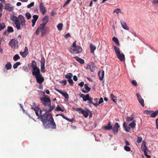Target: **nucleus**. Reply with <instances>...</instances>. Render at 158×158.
<instances>
[{
	"instance_id": "774afa93",
	"label": "nucleus",
	"mask_w": 158,
	"mask_h": 158,
	"mask_svg": "<svg viewBox=\"0 0 158 158\" xmlns=\"http://www.w3.org/2000/svg\"><path fill=\"white\" fill-rule=\"evenodd\" d=\"M152 3L153 4H157L158 5V0H153Z\"/></svg>"
},
{
	"instance_id": "5fc2aeb1",
	"label": "nucleus",
	"mask_w": 158,
	"mask_h": 158,
	"mask_svg": "<svg viewBox=\"0 0 158 158\" xmlns=\"http://www.w3.org/2000/svg\"><path fill=\"white\" fill-rule=\"evenodd\" d=\"M131 83L133 85L137 86V83L136 81L135 80H133L131 81Z\"/></svg>"
},
{
	"instance_id": "6e6d98bb",
	"label": "nucleus",
	"mask_w": 158,
	"mask_h": 158,
	"mask_svg": "<svg viewBox=\"0 0 158 158\" xmlns=\"http://www.w3.org/2000/svg\"><path fill=\"white\" fill-rule=\"evenodd\" d=\"M33 18V19L34 20H35L36 21H37L38 18V16L37 15H34L32 17Z\"/></svg>"
},
{
	"instance_id": "3c124183",
	"label": "nucleus",
	"mask_w": 158,
	"mask_h": 158,
	"mask_svg": "<svg viewBox=\"0 0 158 158\" xmlns=\"http://www.w3.org/2000/svg\"><path fill=\"white\" fill-rule=\"evenodd\" d=\"M142 138L141 137H137V141L138 143H141L142 141Z\"/></svg>"
},
{
	"instance_id": "ea45409f",
	"label": "nucleus",
	"mask_w": 158,
	"mask_h": 158,
	"mask_svg": "<svg viewBox=\"0 0 158 158\" xmlns=\"http://www.w3.org/2000/svg\"><path fill=\"white\" fill-rule=\"evenodd\" d=\"M55 110L57 111H61L62 112L64 111V110L62 109L59 105L57 106Z\"/></svg>"
},
{
	"instance_id": "338daca9",
	"label": "nucleus",
	"mask_w": 158,
	"mask_h": 158,
	"mask_svg": "<svg viewBox=\"0 0 158 158\" xmlns=\"http://www.w3.org/2000/svg\"><path fill=\"white\" fill-rule=\"evenodd\" d=\"M23 70H24L25 71H27L28 70V69L27 67L26 66H23Z\"/></svg>"
},
{
	"instance_id": "09e8293b",
	"label": "nucleus",
	"mask_w": 158,
	"mask_h": 158,
	"mask_svg": "<svg viewBox=\"0 0 158 158\" xmlns=\"http://www.w3.org/2000/svg\"><path fill=\"white\" fill-rule=\"evenodd\" d=\"M152 111H149L148 110H145L144 111V114H147V115H149V114H151V113H152Z\"/></svg>"
},
{
	"instance_id": "4468645a",
	"label": "nucleus",
	"mask_w": 158,
	"mask_h": 158,
	"mask_svg": "<svg viewBox=\"0 0 158 158\" xmlns=\"http://www.w3.org/2000/svg\"><path fill=\"white\" fill-rule=\"evenodd\" d=\"M35 78L36 79L37 82L39 84H41L44 81V79L41 74L35 77Z\"/></svg>"
},
{
	"instance_id": "052dcab7",
	"label": "nucleus",
	"mask_w": 158,
	"mask_h": 158,
	"mask_svg": "<svg viewBox=\"0 0 158 158\" xmlns=\"http://www.w3.org/2000/svg\"><path fill=\"white\" fill-rule=\"evenodd\" d=\"M103 102V99L101 97L99 99V100L98 102V105L99 104H100L102 103Z\"/></svg>"
},
{
	"instance_id": "4c0bfd02",
	"label": "nucleus",
	"mask_w": 158,
	"mask_h": 158,
	"mask_svg": "<svg viewBox=\"0 0 158 158\" xmlns=\"http://www.w3.org/2000/svg\"><path fill=\"white\" fill-rule=\"evenodd\" d=\"M63 26V25L61 23H60L57 26V29H58L60 31L62 30V28Z\"/></svg>"
},
{
	"instance_id": "4d7b16f0",
	"label": "nucleus",
	"mask_w": 158,
	"mask_h": 158,
	"mask_svg": "<svg viewBox=\"0 0 158 158\" xmlns=\"http://www.w3.org/2000/svg\"><path fill=\"white\" fill-rule=\"evenodd\" d=\"M60 82L61 83H63L64 85H66L67 84V81L65 80H63L62 81H60Z\"/></svg>"
},
{
	"instance_id": "2eb2a0df",
	"label": "nucleus",
	"mask_w": 158,
	"mask_h": 158,
	"mask_svg": "<svg viewBox=\"0 0 158 158\" xmlns=\"http://www.w3.org/2000/svg\"><path fill=\"white\" fill-rule=\"evenodd\" d=\"M19 22L21 25L23 26H25V20L24 17L21 15H20L19 16Z\"/></svg>"
},
{
	"instance_id": "7c9ffc66",
	"label": "nucleus",
	"mask_w": 158,
	"mask_h": 158,
	"mask_svg": "<svg viewBox=\"0 0 158 158\" xmlns=\"http://www.w3.org/2000/svg\"><path fill=\"white\" fill-rule=\"evenodd\" d=\"M31 66L32 67L33 69L38 67L37 66L35 60H33L32 61Z\"/></svg>"
},
{
	"instance_id": "de8ad7c7",
	"label": "nucleus",
	"mask_w": 158,
	"mask_h": 158,
	"mask_svg": "<svg viewBox=\"0 0 158 158\" xmlns=\"http://www.w3.org/2000/svg\"><path fill=\"white\" fill-rule=\"evenodd\" d=\"M136 95L138 100H139L140 99H142L141 95H140L139 93H137L136 94Z\"/></svg>"
},
{
	"instance_id": "a18cd8bd",
	"label": "nucleus",
	"mask_w": 158,
	"mask_h": 158,
	"mask_svg": "<svg viewBox=\"0 0 158 158\" xmlns=\"http://www.w3.org/2000/svg\"><path fill=\"white\" fill-rule=\"evenodd\" d=\"M25 15L28 20L31 17V15L29 13H26Z\"/></svg>"
},
{
	"instance_id": "37998d69",
	"label": "nucleus",
	"mask_w": 158,
	"mask_h": 158,
	"mask_svg": "<svg viewBox=\"0 0 158 158\" xmlns=\"http://www.w3.org/2000/svg\"><path fill=\"white\" fill-rule=\"evenodd\" d=\"M84 88L87 91H88V92L90 90V88L88 87L87 84H85L84 85Z\"/></svg>"
},
{
	"instance_id": "6ab92c4d",
	"label": "nucleus",
	"mask_w": 158,
	"mask_h": 158,
	"mask_svg": "<svg viewBox=\"0 0 158 158\" xmlns=\"http://www.w3.org/2000/svg\"><path fill=\"white\" fill-rule=\"evenodd\" d=\"M104 75V71L103 70L100 71L98 73V75L99 79L101 81L103 80Z\"/></svg>"
},
{
	"instance_id": "58836bf2",
	"label": "nucleus",
	"mask_w": 158,
	"mask_h": 158,
	"mask_svg": "<svg viewBox=\"0 0 158 158\" xmlns=\"http://www.w3.org/2000/svg\"><path fill=\"white\" fill-rule=\"evenodd\" d=\"M133 116V115H131V117H127V119H126V121H127V122H129L132 121H133V120L134 119V117H132Z\"/></svg>"
},
{
	"instance_id": "2f4dec72",
	"label": "nucleus",
	"mask_w": 158,
	"mask_h": 158,
	"mask_svg": "<svg viewBox=\"0 0 158 158\" xmlns=\"http://www.w3.org/2000/svg\"><path fill=\"white\" fill-rule=\"evenodd\" d=\"M92 98H90L89 100H88L89 101L88 103L89 104H93L95 107H97L98 105V103H94L92 102Z\"/></svg>"
},
{
	"instance_id": "bf43d9fd",
	"label": "nucleus",
	"mask_w": 158,
	"mask_h": 158,
	"mask_svg": "<svg viewBox=\"0 0 158 158\" xmlns=\"http://www.w3.org/2000/svg\"><path fill=\"white\" fill-rule=\"evenodd\" d=\"M125 131L127 132H129V131L131 130V129L130 127L129 126H126L125 128H124Z\"/></svg>"
},
{
	"instance_id": "72a5a7b5",
	"label": "nucleus",
	"mask_w": 158,
	"mask_h": 158,
	"mask_svg": "<svg viewBox=\"0 0 158 158\" xmlns=\"http://www.w3.org/2000/svg\"><path fill=\"white\" fill-rule=\"evenodd\" d=\"M135 122V120H133L131 123L129 124V126L132 128H134L136 125Z\"/></svg>"
},
{
	"instance_id": "f3484780",
	"label": "nucleus",
	"mask_w": 158,
	"mask_h": 158,
	"mask_svg": "<svg viewBox=\"0 0 158 158\" xmlns=\"http://www.w3.org/2000/svg\"><path fill=\"white\" fill-rule=\"evenodd\" d=\"M80 97L82 98L84 101H88L90 98L89 94L85 95L84 94L81 93Z\"/></svg>"
},
{
	"instance_id": "b1692460",
	"label": "nucleus",
	"mask_w": 158,
	"mask_h": 158,
	"mask_svg": "<svg viewBox=\"0 0 158 158\" xmlns=\"http://www.w3.org/2000/svg\"><path fill=\"white\" fill-rule=\"evenodd\" d=\"M111 125V122H110L107 125L104 127V128L106 130H110L112 129V127Z\"/></svg>"
},
{
	"instance_id": "423d86ee",
	"label": "nucleus",
	"mask_w": 158,
	"mask_h": 158,
	"mask_svg": "<svg viewBox=\"0 0 158 158\" xmlns=\"http://www.w3.org/2000/svg\"><path fill=\"white\" fill-rule=\"evenodd\" d=\"M76 110L79 113H81L85 118L87 117L89 115L88 113L84 110H83L81 108H76Z\"/></svg>"
},
{
	"instance_id": "49530a36",
	"label": "nucleus",
	"mask_w": 158,
	"mask_h": 158,
	"mask_svg": "<svg viewBox=\"0 0 158 158\" xmlns=\"http://www.w3.org/2000/svg\"><path fill=\"white\" fill-rule=\"evenodd\" d=\"M124 149L127 152H129L131 151L130 148L127 146H126L124 147Z\"/></svg>"
},
{
	"instance_id": "f704fd0d",
	"label": "nucleus",
	"mask_w": 158,
	"mask_h": 158,
	"mask_svg": "<svg viewBox=\"0 0 158 158\" xmlns=\"http://www.w3.org/2000/svg\"><path fill=\"white\" fill-rule=\"evenodd\" d=\"M20 59V56H19V55L18 54H16L13 57V60L15 61H17L19 59Z\"/></svg>"
},
{
	"instance_id": "6e6552de",
	"label": "nucleus",
	"mask_w": 158,
	"mask_h": 158,
	"mask_svg": "<svg viewBox=\"0 0 158 158\" xmlns=\"http://www.w3.org/2000/svg\"><path fill=\"white\" fill-rule=\"evenodd\" d=\"M32 74L33 76L36 77L41 74L40 69L36 68L33 69L32 71Z\"/></svg>"
},
{
	"instance_id": "cd10ccee",
	"label": "nucleus",
	"mask_w": 158,
	"mask_h": 158,
	"mask_svg": "<svg viewBox=\"0 0 158 158\" xmlns=\"http://www.w3.org/2000/svg\"><path fill=\"white\" fill-rule=\"evenodd\" d=\"M11 19L12 21L15 22V23L19 21L17 17L15 15H13Z\"/></svg>"
},
{
	"instance_id": "aec40b11",
	"label": "nucleus",
	"mask_w": 158,
	"mask_h": 158,
	"mask_svg": "<svg viewBox=\"0 0 158 158\" xmlns=\"http://www.w3.org/2000/svg\"><path fill=\"white\" fill-rule=\"evenodd\" d=\"M120 22L122 26L123 29L127 30H129V27L127 26L126 23L123 20H121Z\"/></svg>"
},
{
	"instance_id": "e433bc0d",
	"label": "nucleus",
	"mask_w": 158,
	"mask_h": 158,
	"mask_svg": "<svg viewBox=\"0 0 158 158\" xmlns=\"http://www.w3.org/2000/svg\"><path fill=\"white\" fill-rule=\"evenodd\" d=\"M16 25V27L18 30H19L20 29L21 27L20 26V22L19 21L16 23H15Z\"/></svg>"
},
{
	"instance_id": "79ce46f5",
	"label": "nucleus",
	"mask_w": 158,
	"mask_h": 158,
	"mask_svg": "<svg viewBox=\"0 0 158 158\" xmlns=\"http://www.w3.org/2000/svg\"><path fill=\"white\" fill-rule=\"evenodd\" d=\"M141 106L144 107V103L143 99L142 98L139 100H138Z\"/></svg>"
},
{
	"instance_id": "473e14b6",
	"label": "nucleus",
	"mask_w": 158,
	"mask_h": 158,
	"mask_svg": "<svg viewBox=\"0 0 158 158\" xmlns=\"http://www.w3.org/2000/svg\"><path fill=\"white\" fill-rule=\"evenodd\" d=\"M110 98L114 102H116L117 101V99L116 98V97L112 94H110Z\"/></svg>"
},
{
	"instance_id": "a211bd4d",
	"label": "nucleus",
	"mask_w": 158,
	"mask_h": 158,
	"mask_svg": "<svg viewBox=\"0 0 158 158\" xmlns=\"http://www.w3.org/2000/svg\"><path fill=\"white\" fill-rule=\"evenodd\" d=\"M89 66V69L91 72H94L96 69V67L94 63L91 62L90 63Z\"/></svg>"
},
{
	"instance_id": "39448f33",
	"label": "nucleus",
	"mask_w": 158,
	"mask_h": 158,
	"mask_svg": "<svg viewBox=\"0 0 158 158\" xmlns=\"http://www.w3.org/2000/svg\"><path fill=\"white\" fill-rule=\"evenodd\" d=\"M82 50V48L79 46H77L74 48H71L69 49V51L71 52L76 54L81 53Z\"/></svg>"
},
{
	"instance_id": "13d9d810",
	"label": "nucleus",
	"mask_w": 158,
	"mask_h": 158,
	"mask_svg": "<svg viewBox=\"0 0 158 158\" xmlns=\"http://www.w3.org/2000/svg\"><path fill=\"white\" fill-rule=\"evenodd\" d=\"M147 151H143L144 154L145 156L148 158H150L151 156L149 155H148L147 153Z\"/></svg>"
},
{
	"instance_id": "8fccbe9b",
	"label": "nucleus",
	"mask_w": 158,
	"mask_h": 158,
	"mask_svg": "<svg viewBox=\"0 0 158 158\" xmlns=\"http://www.w3.org/2000/svg\"><path fill=\"white\" fill-rule=\"evenodd\" d=\"M71 0H67L64 3V4L63 5V7H64L68 4H69Z\"/></svg>"
},
{
	"instance_id": "7ed1b4c3",
	"label": "nucleus",
	"mask_w": 158,
	"mask_h": 158,
	"mask_svg": "<svg viewBox=\"0 0 158 158\" xmlns=\"http://www.w3.org/2000/svg\"><path fill=\"white\" fill-rule=\"evenodd\" d=\"M113 47L118 58L121 61H124L125 55L123 53H120L119 48H117L115 46H114Z\"/></svg>"
},
{
	"instance_id": "c85d7f7f",
	"label": "nucleus",
	"mask_w": 158,
	"mask_h": 158,
	"mask_svg": "<svg viewBox=\"0 0 158 158\" xmlns=\"http://www.w3.org/2000/svg\"><path fill=\"white\" fill-rule=\"evenodd\" d=\"M73 75L72 73H67L65 76V78L68 79V80L71 79L72 77H73Z\"/></svg>"
},
{
	"instance_id": "f03ea898",
	"label": "nucleus",
	"mask_w": 158,
	"mask_h": 158,
	"mask_svg": "<svg viewBox=\"0 0 158 158\" xmlns=\"http://www.w3.org/2000/svg\"><path fill=\"white\" fill-rule=\"evenodd\" d=\"M49 28L47 26L43 24H40V26L36 30L35 33L37 35L39 34L40 33H41L42 36L45 35L48 31Z\"/></svg>"
},
{
	"instance_id": "a878e982",
	"label": "nucleus",
	"mask_w": 158,
	"mask_h": 158,
	"mask_svg": "<svg viewBox=\"0 0 158 158\" xmlns=\"http://www.w3.org/2000/svg\"><path fill=\"white\" fill-rule=\"evenodd\" d=\"M90 52L92 53H94V51L96 49L95 46H94L92 44H90Z\"/></svg>"
},
{
	"instance_id": "0e129e2a",
	"label": "nucleus",
	"mask_w": 158,
	"mask_h": 158,
	"mask_svg": "<svg viewBox=\"0 0 158 158\" xmlns=\"http://www.w3.org/2000/svg\"><path fill=\"white\" fill-rule=\"evenodd\" d=\"M84 84V82L83 81H81L80 83H79L78 84V85L80 86L81 87H82L83 86Z\"/></svg>"
},
{
	"instance_id": "69168bd1",
	"label": "nucleus",
	"mask_w": 158,
	"mask_h": 158,
	"mask_svg": "<svg viewBox=\"0 0 158 158\" xmlns=\"http://www.w3.org/2000/svg\"><path fill=\"white\" fill-rule=\"evenodd\" d=\"M120 10L119 9H115L114 11V12H115L117 14H118L120 11Z\"/></svg>"
},
{
	"instance_id": "e2e57ef3",
	"label": "nucleus",
	"mask_w": 158,
	"mask_h": 158,
	"mask_svg": "<svg viewBox=\"0 0 158 158\" xmlns=\"http://www.w3.org/2000/svg\"><path fill=\"white\" fill-rule=\"evenodd\" d=\"M56 15V12L54 10H53L51 13V15L52 16H53Z\"/></svg>"
},
{
	"instance_id": "9b49d317",
	"label": "nucleus",
	"mask_w": 158,
	"mask_h": 158,
	"mask_svg": "<svg viewBox=\"0 0 158 158\" xmlns=\"http://www.w3.org/2000/svg\"><path fill=\"white\" fill-rule=\"evenodd\" d=\"M14 7V6L10 3H6L5 4L4 9L6 10L9 11H11L13 10Z\"/></svg>"
},
{
	"instance_id": "412c9836",
	"label": "nucleus",
	"mask_w": 158,
	"mask_h": 158,
	"mask_svg": "<svg viewBox=\"0 0 158 158\" xmlns=\"http://www.w3.org/2000/svg\"><path fill=\"white\" fill-rule=\"evenodd\" d=\"M141 149L143 151H148L147 148L146 146V142L145 141H143L142 143V145L141 147Z\"/></svg>"
},
{
	"instance_id": "c756f323",
	"label": "nucleus",
	"mask_w": 158,
	"mask_h": 158,
	"mask_svg": "<svg viewBox=\"0 0 158 158\" xmlns=\"http://www.w3.org/2000/svg\"><path fill=\"white\" fill-rule=\"evenodd\" d=\"M112 40L116 43L117 45L119 46L120 44L119 41L117 38L114 37L112 38Z\"/></svg>"
},
{
	"instance_id": "864d4df0",
	"label": "nucleus",
	"mask_w": 158,
	"mask_h": 158,
	"mask_svg": "<svg viewBox=\"0 0 158 158\" xmlns=\"http://www.w3.org/2000/svg\"><path fill=\"white\" fill-rule=\"evenodd\" d=\"M68 81L71 85V86L73 85V81L72 79L68 80Z\"/></svg>"
},
{
	"instance_id": "4be33fe9",
	"label": "nucleus",
	"mask_w": 158,
	"mask_h": 158,
	"mask_svg": "<svg viewBox=\"0 0 158 158\" xmlns=\"http://www.w3.org/2000/svg\"><path fill=\"white\" fill-rule=\"evenodd\" d=\"M48 21V17L45 16L43 19L42 23L41 24H43L44 25H47V23Z\"/></svg>"
},
{
	"instance_id": "9d476101",
	"label": "nucleus",
	"mask_w": 158,
	"mask_h": 158,
	"mask_svg": "<svg viewBox=\"0 0 158 158\" xmlns=\"http://www.w3.org/2000/svg\"><path fill=\"white\" fill-rule=\"evenodd\" d=\"M50 127L51 129H56V124L51 114H50Z\"/></svg>"
},
{
	"instance_id": "603ef678",
	"label": "nucleus",
	"mask_w": 158,
	"mask_h": 158,
	"mask_svg": "<svg viewBox=\"0 0 158 158\" xmlns=\"http://www.w3.org/2000/svg\"><path fill=\"white\" fill-rule=\"evenodd\" d=\"M34 2H32L30 4H28L27 6V7L28 8H30V7L34 6Z\"/></svg>"
},
{
	"instance_id": "f257e3e1",
	"label": "nucleus",
	"mask_w": 158,
	"mask_h": 158,
	"mask_svg": "<svg viewBox=\"0 0 158 158\" xmlns=\"http://www.w3.org/2000/svg\"><path fill=\"white\" fill-rule=\"evenodd\" d=\"M31 108L35 111L37 116L40 117V120L42 121L43 127L44 129L49 128V110L46 111L44 113L42 112L43 111L37 107L31 106Z\"/></svg>"
},
{
	"instance_id": "20e7f679",
	"label": "nucleus",
	"mask_w": 158,
	"mask_h": 158,
	"mask_svg": "<svg viewBox=\"0 0 158 158\" xmlns=\"http://www.w3.org/2000/svg\"><path fill=\"white\" fill-rule=\"evenodd\" d=\"M43 97L40 98L41 103L45 106H49V97L48 95H45V93L42 92Z\"/></svg>"
},
{
	"instance_id": "f8f14e48",
	"label": "nucleus",
	"mask_w": 158,
	"mask_h": 158,
	"mask_svg": "<svg viewBox=\"0 0 158 158\" xmlns=\"http://www.w3.org/2000/svg\"><path fill=\"white\" fill-rule=\"evenodd\" d=\"M119 127V126L118 123H116L113 126L112 130L114 133L115 135L117 134L118 132V128Z\"/></svg>"
},
{
	"instance_id": "680f3d73",
	"label": "nucleus",
	"mask_w": 158,
	"mask_h": 158,
	"mask_svg": "<svg viewBox=\"0 0 158 158\" xmlns=\"http://www.w3.org/2000/svg\"><path fill=\"white\" fill-rule=\"evenodd\" d=\"M77 41H75L73 43L72 47L71 48H74L77 47V46L76 45V42Z\"/></svg>"
},
{
	"instance_id": "c9c22d12",
	"label": "nucleus",
	"mask_w": 158,
	"mask_h": 158,
	"mask_svg": "<svg viewBox=\"0 0 158 158\" xmlns=\"http://www.w3.org/2000/svg\"><path fill=\"white\" fill-rule=\"evenodd\" d=\"M14 31V30L13 27H11L8 26L7 28V31L8 33L13 32Z\"/></svg>"
},
{
	"instance_id": "c03bdc74",
	"label": "nucleus",
	"mask_w": 158,
	"mask_h": 158,
	"mask_svg": "<svg viewBox=\"0 0 158 158\" xmlns=\"http://www.w3.org/2000/svg\"><path fill=\"white\" fill-rule=\"evenodd\" d=\"M62 95L64 96L66 99H68L69 96L68 94L66 92H64Z\"/></svg>"
},
{
	"instance_id": "1a4fd4ad",
	"label": "nucleus",
	"mask_w": 158,
	"mask_h": 158,
	"mask_svg": "<svg viewBox=\"0 0 158 158\" xmlns=\"http://www.w3.org/2000/svg\"><path fill=\"white\" fill-rule=\"evenodd\" d=\"M41 72L44 73L45 71V59L42 57L41 60Z\"/></svg>"
},
{
	"instance_id": "bb28decb",
	"label": "nucleus",
	"mask_w": 158,
	"mask_h": 158,
	"mask_svg": "<svg viewBox=\"0 0 158 158\" xmlns=\"http://www.w3.org/2000/svg\"><path fill=\"white\" fill-rule=\"evenodd\" d=\"M5 68L7 70L10 69L12 68V65L10 62H8L5 65Z\"/></svg>"
},
{
	"instance_id": "5701e85b",
	"label": "nucleus",
	"mask_w": 158,
	"mask_h": 158,
	"mask_svg": "<svg viewBox=\"0 0 158 158\" xmlns=\"http://www.w3.org/2000/svg\"><path fill=\"white\" fill-rule=\"evenodd\" d=\"M74 58L76 60L81 64H84V60L81 58L77 56H75Z\"/></svg>"
},
{
	"instance_id": "dca6fc26",
	"label": "nucleus",
	"mask_w": 158,
	"mask_h": 158,
	"mask_svg": "<svg viewBox=\"0 0 158 158\" xmlns=\"http://www.w3.org/2000/svg\"><path fill=\"white\" fill-rule=\"evenodd\" d=\"M28 49L27 47H26L24 48V50L23 52H20V54L23 58H25L26 56L28 54Z\"/></svg>"
},
{
	"instance_id": "393cba45",
	"label": "nucleus",
	"mask_w": 158,
	"mask_h": 158,
	"mask_svg": "<svg viewBox=\"0 0 158 158\" xmlns=\"http://www.w3.org/2000/svg\"><path fill=\"white\" fill-rule=\"evenodd\" d=\"M150 117L152 118H154L158 114V110H156L155 111H152Z\"/></svg>"
},
{
	"instance_id": "a19ab883",
	"label": "nucleus",
	"mask_w": 158,
	"mask_h": 158,
	"mask_svg": "<svg viewBox=\"0 0 158 158\" xmlns=\"http://www.w3.org/2000/svg\"><path fill=\"white\" fill-rule=\"evenodd\" d=\"M21 64V63L19 62H16V63H15L14 65H13V68L14 69H16L18 66L20 65Z\"/></svg>"
},
{
	"instance_id": "0eeeda50",
	"label": "nucleus",
	"mask_w": 158,
	"mask_h": 158,
	"mask_svg": "<svg viewBox=\"0 0 158 158\" xmlns=\"http://www.w3.org/2000/svg\"><path fill=\"white\" fill-rule=\"evenodd\" d=\"M18 42L14 39H12L9 42V45L13 48H16V46L17 45Z\"/></svg>"
},
{
	"instance_id": "ddd939ff",
	"label": "nucleus",
	"mask_w": 158,
	"mask_h": 158,
	"mask_svg": "<svg viewBox=\"0 0 158 158\" xmlns=\"http://www.w3.org/2000/svg\"><path fill=\"white\" fill-rule=\"evenodd\" d=\"M39 7L40 12H41L43 15H44L46 13L47 10L45 7L44 5V3L42 2L40 3Z\"/></svg>"
}]
</instances>
